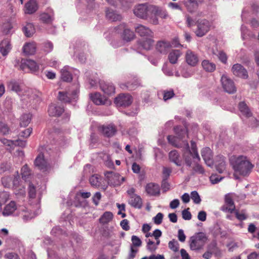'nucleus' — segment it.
Returning <instances> with one entry per match:
<instances>
[{"label":"nucleus","instance_id":"obj_1","mask_svg":"<svg viewBox=\"0 0 259 259\" xmlns=\"http://www.w3.org/2000/svg\"><path fill=\"white\" fill-rule=\"evenodd\" d=\"M230 161L235 174L243 176L248 175L253 166L247 157L243 155H233Z\"/></svg>","mask_w":259,"mask_h":259},{"label":"nucleus","instance_id":"obj_2","mask_svg":"<svg viewBox=\"0 0 259 259\" xmlns=\"http://www.w3.org/2000/svg\"><path fill=\"white\" fill-rule=\"evenodd\" d=\"M207 237L205 233L199 232L190 237L189 246L192 250H198L202 249L205 245Z\"/></svg>","mask_w":259,"mask_h":259},{"label":"nucleus","instance_id":"obj_3","mask_svg":"<svg viewBox=\"0 0 259 259\" xmlns=\"http://www.w3.org/2000/svg\"><path fill=\"white\" fill-rule=\"evenodd\" d=\"M184 149L186 151L184 152L183 156L185 160V162L188 166H191L192 162L191 159L190 157L187 156V154L190 155L193 157V158H197L198 160H200V158L198 155V153L196 150V145L193 142H191V149L192 151H190L189 147V145L187 142H184Z\"/></svg>","mask_w":259,"mask_h":259},{"label":"nucleus","instance_id":"obj_4","mask_svg":"<svg viewBox=\"0 0 259 259\" xmlns=\"http://www.w3.org/2000/svg\"><path fill=\"white\" fill-rule=\"evenodd\" d=\"M175 131L178 134V136L175 137L172 136H168L167 139L168 142L172 146L176 147L185 148L184 142H187L185 140H183L185 137V135H186V131L185 130H181V133L179 134L178 131H179V127H177L175 128Z\"/></svg>","mask_w":259,"mask_h":259},{"label":"nucleus","instance_id":"obj_5","mask_svg":"<svg viewBox=\"0 0 259 259\" xmlns=\"http://www.w3.org/2000/svg\"><path fill=\"white\" fill-rule=\"evenodd\" d=\"M196 25L197 28L195 33L198 37H202L205 35L210 30L211 27V22L205 19L198 20Z\"/></svg>","mask_w":259,"mask_h":259},{"label":"nucleus","instance_id":"obj_6","mask_svg":"<svg viewBox=\"0 0 259 259\" xmlns=\"http://www.w3.org/2000/svg\"><path fill=\"white\" fill-rule=\"evenodd\" d=\"M152 7V5L148 6L146 4H139L134 8L133 12L134 14L138 17L148 20L150 13H151L150 10Z\"/></svg>","mask_w":259,"mask_h":259},{"label":"nucleus","instance_id":"obj_7","mask_svg":"<svg viewBox=\"0 0 259 259\" xmlns=\"http://www.w3.org/2000/svg\"><path fill=\"white\" fill-rule=\"evenodd\" d=\"M221 84L224 90L229 94H233L236 91L234 82L227 75L223 74L221 77Z\"/></svg>","mask_w":259,"mask_h":259},{"label":"nucleus","instance_id":"obj_8","mask_svg":"<svg viewBox=\"0 0 259 259\" xmlns=\"http://www.w3.org/2000/svg\"><path fill=\"white\" fill-rule=\"evenodd\" d=\"M133 102V98L128 94H119L114 100L117 106L126 107L130 106Z\"/></svg>","mask_w":259,"mask_h":259},{"label":"nucleus","instance_id":"obj_9","mask_svg":"<svg viewBox=\"0 0 259 259\" xmlns=\"http://www.w3.org/2000/svg\"><path fill=\"white\" fill-rule=\"evenodd\" d=\"M105 176L107 179L108 184L113 186L120 185L124 181L123 177H121L118 174L112 171L105 172Z\"/></svg>","mask_w":259,"mask_h":259},{"label":"nucleus","instance_id":"obj_10","mask_svg":"<svg viewBox=\"0 0 259 259\" xmlns=\"http://www.w3.org/2000/svg\"><path fill=\"white\" fill-rule=\"evenodd\" d=\"M79 92L78 89H76L71 92H59L58 94V99L60 101L64 103H69L72 100H75L77 97Z\"/></svg>","mask_w":259,"mask_h":259},{"label":"nucleus","instance_id":"obj_11","mask_svg":"<svg viewBox=\"0 0 259 259\" xmlns=\"http://www.w3.org/2000/svg\"><path fill=\"white\" fill-rule=\"evenodd\" d=\"M234 194L229 193L225 196V204L221 207V210L225 212L232 213L235 210V206L233 201Z\"/></svg>","mask_w":259,"mask_h":259},{"label":"nucleus","instance_id":"obj_12","mask_svg":"<svg viewBox=\"0 0 259 259\" xmlns=\"http://www.w3.org/2000/svg\"><path fill=\"white\" fill-rule=\"evenodd\" d=\"M231 71L236 76L243 79H246L248 77L247 70L240 64L236 63L233 65L231 68Z\"/></svg>","mask_w":259,"mask_h":259},{"label":"nucleus","instance_id":"obj_13","mask_svg":"<svg viewBox=\"0 0 259 259\" xmlns=\"http://www.w3.org/2000/svg\"><path fill=\"white\" fill-rule=\"evenodd\" d=\"M185 59L188 64L191 66H195L199 62L198 55L190 50L186 52Z\"/></svg>","mask_w":259,"mask_h":259},{"label":"nucleus","instance_id":"obj_14","mask_svg":"<svg viewBox=\"0 0 259 259\" xmlns=\"http://www.w3.org/2000/svg\"><path fill=\"white\" fill-rule=\"evenodd\" d=\"M38 95H37L36 92L32 90H28L25 92L22 96V100L26 101L27 103L33 104L35 103V100H37Z\"/></svg>","mask_w":259,"mask_h":259},{"label":"nucleus","instance_id":"obj_15","mask_svg":"<svg viewBox=\"0 0 259 259\" xmlns=\"http://www.w3.org/2000/svg\"><path fill=\"white\" fill-rule=\"evenodd\" d=\"M201 154L206 164L208 166H211L213 165V161L211 149L208 147L204 148L201 150Z\"/></svg>","mask_w":259,"mask_h":259},{"label":"nucleus","instance_id":"obj_16","mask_svg":"<svg viewBox=\"0 0 259 259\" xmlns=\"http://www.w3.org/2000/svg\"><path fill=\"white\" fill-rule=\"evenodd\" d=\"M135 31L142 37H152L153 35V32L148 27L141 24L135 27Z\"/></svg>","mask_w":259,"mask_h":259},{"label":"nucleus","instance_id":"obj_17","mask_svg":"<svg viewBox=\"0 0 259 259\" xmlns=\"http://www.w3.org/2000/svg\"><path fill=\"white\" fill-rule=\"evenodd\" d=\"M171 48L170 42L165 40H160L156 45V50L161 54H166Z\"/></svg>","mask_w":259,"mask_h":259},{"label":"nucleus","instance_id":"obj_18","mask_svg":"<svg viewBox=\"0 0 259 259\" xmlns=\"http://www.w3.org/2000/svg\"><path fill=\"white\" fill-rule=\"evenodd\" d=\"M1 142L4 145L10 147V149H13L16 146L24 147L26 145V141L22 140L12 141L6 139H2Z\"/></svg>","mask_w":259,"mask_h":259},{"label":"nucleus","instance_id":"obj_19","mask_svg":"<svg viewBox=\"0 0 259 259\" xmlns=\"http://www.w3.org/2000/svg\"><path fill=\"white\" fill-rule=\"evenodd\" d=\"M35 166L39 170L45 171L47 167V162L44 159V155L41 153L38 154L34 161Z\"/></svg>","mask_w":259,"mask_h":259},{"label":"nucleus","instance_id":"obj_20","mask_svg":"<svg viewBox=\"0 0 259 259\" xmlns=\"http://www.w3.org/2000/svg\"><path fill=\"white\" fill-rule=\"evenodd\" d=\"M169 160L174 163L176 165L180 166L183 163V161L180 154L177 150L171 151L168 154Z\"/></svg>","mask_w":259,"mask_h":259},{"label":"nucleus","instance_id":"obj_21","mask_svg":"<svg viewBox=\"0 0 259 259\" xmlns=\"http://www.w3.org/2000/svg\"><path fill=\"white\" fill-rule=\"evenodd\" d=\"M215 167L217 171L222 173L226 169V162L225 157L222 155H218L215 159Z\"/></svg>","mask_w":259,"mask_h":259},{"label":"nucleus","instance_id":"obj_22","mask_svg":"<svg viewBox=\"0 0 259 259\" xmlns=\"http://www.w3.org/2000/svg\"><path fill=\"white\" fill-rule=\"evenodd\" d=\"M100 130L102 134L107 137L113 136L116 132V128L113 124L103 125L100 127Z\"/></svg>","mask_w":259,"mask_h":259},{"label":"nucleus","instance_id":"obj_23","mask_svg":"<svg viewBox=\"0 0 259 259\" xmlns=\"http://www.w3.org/2000/svg\"><path fill=\"white\" fill-rule=\"evenodd\" d=\"M64 109L60 106H57L55 104H51L49 106L48 113L50 116H60L63 112Z\"/></svg>","mask_w":259,"mask_h":259},{"label":"nucleus","instance_id":"obj_24","mask_svg":"<svg viewBox=\"0 0 259 259\" xmlns=\"http://www.w3.org/2000/svg\"><path fill=\"white\" fill-rule=\"evenodd\" d=\"M38 9L37 4L35 0H30L25 5V13L29 14L34 13Z\"/></svg>","mask_w":259,"mask_h":259},{"label":"nucleus","instance_id":"obj_25","mask_svg":"<svg viewBox=\"0 0 259 259\" xmlns=\"http://www.w3.org/2000/svg\"><path fill=\"white\" fill-rule=\"evenodd\" d=\"M17 207L15 201H11L4 207L2 214L4 216H9L13 214L17 209Z\"/></svg>","mask_w":259,"mask_h":259},{"label":"nucleus","instance_id":"obj_26","mask_svg":"<svg viewBox=\"0 0 259 259\" xmlns=\"http://www.w3.org/2000/svg\"><path fill=\"white\" fill-rule=\"evenodd\" d=\"M146 191L150 195H157L160 193V189L158 185L154 183L148 184L146 186Z\"/></svg>","mask_w":259,"mask_h":259},{"label":"nucleus","instance_id":"obj_27","mask_svg":"<svg viewBox=\"0 0 259 259\" xmlns=\"http://www.w3.org/2000/svg\"><path fill=\"white\" fill-rule=\"evenodd\" d=\"M151 14L154 15H157L159 17L162 19H166L168 15L166 10H163L159 7L153 6L151 10Z\"/></svg>","mask_w":259,"mask_h":259},{"label":"nucleus","instance_id":"obj_28","mask_svg":"<svg viewBox=\"0 0 259 259\" xmlns=\"http://www.w3.org/2000/svg\"><path fill=\"white\" fill-rule=\"evenodd\" d=\"M100 88L105 94L108 95L115 93V87L110 83L102 82L100 83Z\"/></svg>","mask_w":259,"mask_h":259},{"label":"nucleus","instance_id":"obj_29","mask_svg":"<svg viewBox=\"0 0 259 259\" xmlns=\"http://www.w3.org/2000/svg\"><path fill=\"white\" fill-rule=\"evenodd\" d=\"M199 3L195 0H187L184 2V5L187 10L190 13H194L198 9Z\"/></svg>","mask_w":259,"mask_h":259},{"label":"nucleus","instance_id":"obj_30","mask_svg":"<svg viewBox=\"0 0 259 259\" xmlns=\"http://www.w3.org/2000/svg\"><path fill=\"white\" fill-rule=\"evenodd\" d=\"M11 49L10 41L8 39L3 40L0 44V51L3 56L7 55Z\"/></svg>","mask_w":259,"mask_h":259},{"label":"nucleus","instance_id":"obj_31","mask_svg":"<svg viewBox=\"0 0 259 259\" xmlns=\"http://www.w3.org/2000/svg\"><path fill=\"white\" fill-rule=\"evenodd\" d=\"M182 53L178 50H173L168 54V59L169 62L175 64L178 62V59L182 56Z\"/></svg>","mask_w":259,"mask_h":259},{"label":"nucleus","instance_id":"obj_32","mask_svg":"<svg viewBox=\"0 0 259 259\" xmlns=\"http://www.w3.org/2000/svg\"><path fill=\"white\" fill-rule=\"evenodd\" d=\"M21 66L22 69L27 67L32 71H35L38 69V66L36 63L33 60L30 59L22 60Z\"/></svg>","mask_w":259,"mask_h":259},{"label":"nucleus","instance_id":"obj_33","mask_svg":"<svg viewBox=\"0 0 259 259\" xmlns=\"http://www.w3.org/2000/svg\"><path fill=\"white\" fill-rule=\"evenodd\" d=\"M107 19L112 21L120 20L121 16L112 9H108L106 11Z\"/></svg>","mask_w":259,"mask_h":259},{"label":"nucleus","instance_id":"obj_34","mask_svg":"<svg viewBox=\"0 0 259 259\" xmlns=\"http://www.w3.org/2000/svg\"><path fill=\"white\" fill-rule=\"evenodd\" d=\"M54 14L52 10H48V13H43L40 15V19L46 23L52 22L54 19Z\"/></svg>","mask_w":259,"mask_h":259},{"label":"nucleus","instance_id":"obj_35","mask_svg":"<svg viewBox=\"0 0 259 259\" xmlns=\"http://www.w3.org/2000/svg\"><path fill=\"white\" fill-rule=\"evenodd\" d=\"M129 203L136 208H140L142 205L141 198L138 195H133L130 197Z\"/></svg>","mask_w":259,"mask_h":259},{"label":"nucleus","instance_id":"obj_36","mask_svg":"<svg viewBox=\"0 0 259 259\" xmlns=\"http://www.w3.org/2000/svg\"><path fill=\"white\" fill-rule=\"evenodd\" d=\"M70 67L66 66L61 71L62 79L65 81H70L72 80V75L69 71Z\"/></svg>","mask_w":259,"mask_h":259},{"label":"nucleus","instance_id":"obj_37","mask_svg":"<svg viewBox=\"0 0 259 259\" xmlns=\"http://www.w3.org/2000/svg\"><path fill=\"white\" fill-rule=\"evenodd\" d=\"M23 31L27 37H31L35 33V29L33 24L31 23H27L23 27Z\"/></svg>","mask_w":259,"mask_h":259},{"label":"nucleus","instance_id":"obj_38","mask_svg":"<svg viewBox=\"0 0 259 259\" xmlns=\"http://www.w3.org/2000/svg\"><path fill=\"white\" fill-rule=\"evenodd\" d=\"M239 109L241 114L245 117H249L251 116V112L244 102H241L239 104Z\"/></svg>","mask_w":259,"mask_h":259},{"label":"nucleus","instance_id":"obj_39","mask_svg":"<svg viewBox=\"0 0 259 259\" xmlns=\"http://www.w3.org/2000/svg\"><path fill=\"white\" fill-rule=\"evenodd\" d=\"M23 52L27 55L33 54L36 51V46L34 43H27L23 48Z\"/></svg>","mask_w":259,"mask_h":259},{"label":"nucleus","instance_id":"obj_40","mask_svg":"<svg viewBox=\"0 0 259 259\" xmlns=\"http://www.w3.org/2000/svg\"><path fill=\"white\" fill-rule=\"evenodd\" d=\"M90 98L93 102L96 105H102L105 103V99L98 93L90 94Z\"/></svg>","mask_w":259,"mask_h":259},{"label":"nucleus","instance_id":"obj_41","mask_svg":"<svg viewBox=\"0 0 259 259\" xmlns=\"http://www.w3.org/2000/svg\"><path fill=\"white\" fill-rule=\"evenodd\" d=\"M202 66L203 68L207 72H213L215 69V65L212 63L209 62L208 60H203L202 62Z\"/></svg>","mask_w":259,"mask_h":259},{"label":"nucleus","instance_id":"obj_42","mask_svg":"<svg viewBox=\"0 0 259 259\" xmlns=\"http://www.w3.org/2000/svg\"><path fill=\"white\" fill-rule=\"evenodd\" d=\"M113 219V214L110 211H106L100 218V222L105 224L109 223Z\"/></svg>","mask_w":259,"mask_h":259},{"label":"nucleus","instance_id":"obj_43","mask_svg":"<svg viewBox=\"0 0 259 259\" xmlns=\"http://www.w3.org/2000/svg\"><path fill=\"white\" fill-rule=\"evenodd\" d=\"M31 117L29 113L23 114L20 118V125L24 127L27 126L31 121Z\"/></svg>","mask_w":259,"mask_h":259},{"label":"nucleus","instance_id":"obj_44","mask_svg":"<svg viewBox=\"0 0 259 259\" xmlns=\"http://www.w3.org/2000/svg\"><path fill=\"white\" fill-rule=\"evenodd\" d=\"M101 177L98 175H93L90 179L91 185L93 187H98L100 186Z\"/></svg>","mask_w":259,"mask_h":259},{"label":"nucleus","instance_id":"obj_45","mask_svg":"<svg viewBox=\"0 0 259 259\" xmlns=\"http://www.w3.org/2000/svg\"><path fill=\"white\" fill-rule=\"evenodd\" d=\"M153 43L154 40L150 37L141 41L140 45L143 49L148 50L153 47Z\"/></svg>","mask_w":259,"mask_h":259},{"label":"nucleus","instance_id":"obj_46","mask_svg":"<svg viewBox=\"0 0 259 259\" xmlns=\"http://www.w3.org/2000/svg\"><path fill=\"white\" fill-rule=\"evenodd\" d=\"M135 37L134 33L128 29H124L123 33V38L126 41L133 39Z\"/></svg>","mask_w":259,"mask_h":259},{"label":"nucleus","instance_id":"obj_47","mask_svg":"<svg viewBox=\"0 0 259 259\" xmlns=\"http://www.w3.org/2000/svg\"><path fill=\"white\" fill-rule=\"evenodd\" d=\"M9 88L12 91L15 92L19 95H21V89L19 84L15 82L12 81L9 84Z\"/></svg>","mask_w":259,"mask_h":259},{"label":"nucleus","instance_id":"obj_48","mask_svg":"<svg viewBox=\"0 0 259 259\" xmlns=\"http://www.w3.org/2000/svg\"><path fill=\"white\" fill-rule=\"evenodd\" d=\"M21 215L24 221H28L35 217V214L27 210L22 209Z\"/></svg>","mask_w":259,"mask_h":259},{"label":"nucleus","instance_id":"obj_49","mask_svg":"<svg viewBox=\"0 0 259 259\" xmlns=\"http://www.w3.org/2000/svg\"><path fill=\"white\" fill-rule=\"evenodd\" d=\"M169 248L174 252H177L179 249V244L175 239L170 241L168 244Z\"/></svg>","mask_w":259,"mask_h":259},{"label":"nucleus","instance_id":"obj_50","mask_svg":"<svg viewBox=\"0 0 259 259\" xmlns=\"http://www.w3.org/2000/svg\"><path fill=\"white\" fill-rule=\"evenodd\" d=\"M131 241L132 242L131 246H133L134 248L140 247L142 245L141 240L136 235H133L132 236Z\"/></svg>","mask_w":259,"mask_h":259},{"label":"nucleus","instance_id":"obj_51","mask_svg":"<svg viewBox=\"0 0 259 259\" xmlns=\"http://www.w3.org/2000/svg\"><path fill=\"white\" fill-rule=\"evenodd\" d=\"M30 175V171L27 165H24L21 169V175L22 178L26 180L28 176Z\"/></svg>","mask_w":259,"mask_h":259},{"label":"nucleus","instance_id":"obj_52","mask_svg":"<svg viewBox=\"0 0 259 259\" xmlns=\"http://www.w3.org/2000/svg\"><path fill=\"white\" fill-rule=\"evenodd\" d=\"M191 198L196 204H199L201 202V198L197 191H194L191 193Z\"/></svg>","mask_w":259,"mask_h":259},{"label":"nucleus","instance_id":"obj_53","mask_svg":"<svg viewBox=\"0 0 259 259\" xmlns=\"http://www.w3.org/2000/svg\"><path fill=\"white\" fill-rule=\"evenodd\" d=\"M234 211L235 213L236 217L238 220L243 221L247 219V216L245 211L242 210L241 212H239L238 210H235Z\"/></svg>","mask_w":259,"mask_h":259},{"label":"nucleus","instance_id":"obj_54","mask_svg":"<svg viewBox=\"0 0 259 259\" xmlns=\"http://www.w3.org/2000/svg\"><path fill=\"white\" fill-rule=\"evenodd\" d=\"M146 241L147 242V248L148 250L151 251H154L156 249V245H155V243L153 241L151 240L150 239H146Z\"/></svg>","mask_w":259,"mask_h":259},{"label":"nucleus","instance_id":"obj_55","mask_svg":"<svg viewBox=\"0 0 259 259\" xmlns=\"http://www.w3.org/2000/svg\"><path fill=\"white\" fill-rule=\"evenodd\" d=\"M12 179L9 177H4L2 179V183L5 187L9 188L11 186Z\"/></svg>","mask_w":259,"mask_h":259},{"label":"nucleus","instance_id":"obj_56","mask_svg":"<svg viewBox=\"0 0 259 259\" xmlns=\"http://www.w3.org/2000/svg\"><path fill=\"white\" fill-rule=\"evenodd\" d=\"M175 95L173 90L164 91L163 92V100L166 101L172 98Z\"/></svg>","mask_w":259,"mask_h":259},{"label":"nucleus","instance_id":"obj_57","mask_svg":"<svg viewBox=\"0 0 259 259\" xmlns=\"http://www.w3.org/2000/svg\"><path fill=\"white\" fill-rule=\"evenodd\" d=\"M163 218V214L161 212H159L153 218V220L155 224L159 225L162 223Z\"/></svg>","mask_w":259,"mask_h":259},{"label":"nucleus","instance_id":"obj_58","mask_svg":"<svg viewBox=\"0 0 259 259\" xmlns=\"http://www.w3.org/2000/svg\"><path fill=\"white\" fill-rule=\"evenodd\" d=\"M210 181H211V183L213 184H217L218 182H220L222 179L223 177H220L217 175H212L210 178Z\"/></svg>","mask_w":259,"mask_h":259},{"label":"nucleus","instance_id":"obj_59","mask_svg":"<svg viewBox=\"0 0 259 259\" xmlns=\"http://www.w3.org/2000/svg\"><path fill=\"white\" fill-rule=\"evenodd\" d=\"M189 209V208H187L182 211V217L185 220H190L192 218V215Z\"/></svg>","mask_w":259,"mask_h":259},{"label":"nucleus","instance_id":"obj_60","mask_svg":"<svg viewBox=\"0 0 259 259\" xmlns=\"http://www.w3.org/2000/svg\"><path fill=\"white\" fill-rule=\"evenodd\" d=\"M218 57L219 60L223 63L226 64L227 62V56L224 52L220 51L218 53Z\"/></svg>","mask_w":259,"mask_h":259},{"label":"nucleus","instance_id":"obj_61","mask_svg":"<svg viewBox=\"0 0 259 259\" xmlns=\"http://www.w3.org/2000/svg\"><path fill=\"white\" fill-rule=\"evenodd\" d=\"M171 172V169L168 167H163L162 171L163 179L167 180Z\"/></svg>","mask_w":259,"mask_h":259},{"label":"nucleus","instance_id":"obj_62","mask_svg":"<svg viewBox=\"0 0 259 259\" xmlns=\"http://www.w3.org/2000/svg\"><path fill=\"white\" fill-rule=\"evenodd\" d=\"M157 15H154L153 14H152L151 13H150L148 16L149 22L154 25L158 24V19L157 18Z\"/></svg>","mask_w":259,"mask_h":259},{"label":"nucleus","instance_id":"obj_63","mask_svg":"<svg viewBox=\"0 0 259 259\" xmlns=\"http://www.w3.org/2000/svg\"><path fill=\"white\" fill-rule=\"evenodd\" d=\"M4 257L7 259H20L18 255L14 252H8L5 254Z\"/></svg>","mask_w":259,"mask_h":259},{"label":"nucleus","instance_id":"obj_64","mask_svg":"<svg viewBox=\"0 0 259 259\" xmlns=\"http://www.w3.org/2000/svg\"><path fill=\"white\" fill-rule=\"evenodd\" d=\"M101 198V194L100 192H96L92 198L94 203L97 206Z\"/></svg>","mask_w":259,"mask_h":259}]
</instances>
